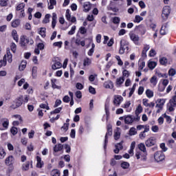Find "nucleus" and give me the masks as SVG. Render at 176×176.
<instances>
[{
  "label": "nucleus",
  "mask_w": 176,
  "mask_h": 176,
  "mask_svg": "<svg viewBox=\"0 0 176 176\" xmlns=\"http://www.w3.org/2000/svg\"><path fill=\"white\" fill-rule=\"evenodd\" d=\"M138 148L141 151H136L135 157L138 160L141 159L143 162H146V156H148V153L146 152V147L144 143H140L138 144Z\"/></svg>",
  "instance_id": "nucleus-1"
},
{
  "label": "nucleus",
  "mask_w": 176,
  "mask_h": 176,
  "mask_svg": "<svg viewBox=\"0 0 176 176\" xmlns=\"http://www.w3.org/2000/svg\"><path fill=\"white\" fill-rule=\"evenodd\" d=\"M29 100V96H25V98H23V95H21L14 100V104H12L11 108L12 109H17V108H20V107L23 105V103L26 104L28 102Z\"/></svg>",
  "instance_id": "nucleus-2"
},
{
  "label": "nucleus",
  "mask_w": 176,
  "mask_h": 176,
  "mask_svg": "<svg viewBox=\"0 0 176 176\" xmlns=\"http://www.w3.org/2000/svg\"><path fill=\"white\" fill-rule=\"evenodd\" d=\"M19 45L22 49L27 50V46H28V45H34V40L28 38L25 35H22L20 37Z\"/></svg>",
  "instance_id": "nucleus-3"
},
{
  "label": "nucleus",
  "mask_w": 176,
  "mask_h": 176,
  "mask_svg": "<svg viewBox=\"0 0 176 176\" xmlns=\"http://www.w3.org/2000/svg\"><path fill=\"white\" fill-rule=\"evenodd\" d=\"M176 107V91H175V96H173L171 99H170L168 103L166 105L167 110L169 112L174 111V108Z\"/></svg>",
  "instance_id": "nucleus-4"
},
{
  "label": "nucleus",
  "mask_w": 176,
  "mask_h": 176,
  "mask_svg": "<svg viewBox=\"0 0 176 176\" xmlns=\"http://www.w3.org/2000/svg\"><path fill=\"white\" fill-rule=\"evenodd\" d=\"M130 47H129V43H127L125 40L120 41V47L119 50L120 54H124V52L129 53Z\"/></svg>",
  "instance_id": "nucleus-5"
},
{
  "label": "nucleus",
  "mask_w": 176,
  "mask_h": 176,
  "mask_svg": "<svg viewBox=\"0 0 176 176\" xmlns=\"http://www.w3.org/2000/svg\"><path fill=\"white\" fill-rule=\"evenodd\" d=\"M171 13V8L168 6H165L162 9V17L163 20H167Z\"/></svg>",
  "instance_id": "nucleus-6"
},
{
  "label": "nucleus",
  "mask_w": 176,
  "mask_h": 176,
  "mask_svg": "<svg viewBox=\"0 0 176 176\" xmlns=\"http://www.w3.org/2000/svg\"><path fill=\"white\" fill-rule=\"evenodd\" d=\"M140 120H136L135 119V116H131V115H128V116H124V123L125 124H133L134 122H138Z\"/></svg>",
  "instance_id": "nucleus-7"
},
{
  "label": "nucleus",
  "mask_w": 176,
  "mask_h": 176,
  "mask_svg": "<svg viewBox=\"0 0 176 176\" xmlns=\"http://www.w3.org/2000/svg\"><path fill=\"white\" fill-rule=\"evenodd\" d=\"M129 38L131 39V41H132V42H133V43H135V45H136L137 46H138V45H140V36H138V34L131 32L129 33Z\"/></svg>",
  "instance_id": "nucleus-8"
},
{
  "label": "nucleus",
  "mask_w": 176,
  "mask_h": 176,
  "mask_svg": "<svg viewBox=\"0 0 176 176\" xmlns=\"http://www.w3.org/2000/svg\"><path fill=\"white\" fill-rule=\"evenodd\" d=\"M154 159L157 163H159V162H163V160L166 159V155H164V153L162 151H157L154 154Z\"/></svg>",
  "instance_id": "nucleus-9"
},
{
  "label": "nucleus",
  "mask_w": 176,
  "mask_h": 176,
  "mask_svg": "<svg viewBox=\"0 0 176 176\" xmlns=\"http://www.w3.org/2000/svg\"><path fill=\"white\" fill-rule=\"evenodd\" d=\"M143 111L142 106L141 104H138V106L136 108V110L135 111V116L136 120H140L141 116H140V113H142Z\"/></svg>",
  "instance_id": "nucleus-10"
},
{
  "label": "nucleus",
  "mask_w": 176,
  "mask_h": 176,
  "mask_svg": "<svg viewBox=\"0 0 176 176\" xmlns=\"http://www.w3.org/2000/svg\"><path fill=\"white\" fill-rule=\"evenodd\" d=\"M30 166L31 168H33L32 166V161H27L25 163L22 164V170L23 171H28L30 170Z\"/></svg>",
  "instance_id": "nucleus-11"
},
{
  "label": "nucleus",
  "mask_w": 176,
  "mask_h": 176,
  "mask_svg": "<svg viewBox=\"0 0 176 176\" xmlns=\"http://www.w3.org/2000/svg\"><path fill=\"white\" fill-rule=\"evenodd\" d=\"M145 144L148 148L153 146L156 144V139L154 137H151L146 141Z\"/></svg>",
  "instance_id": "nucleus-12"
},
{
  "label": "nucleus",
  "mask_w": 176,
  "mask_h": 176,
  "mask_svg": "<svg viewBox=\"0 0 176 176\" xmlns=\"http://www.w3.org/2000/svg\"><path fill=\"white\" fill-rule=\"evenodd\" d=\"M122 101H123V97H122V96H114L113 104L116 105V107H119Z\"/></svg>",
  "instance_id": "nucleus-13"
},
{
  "label": "nucleus",
  "mask_w": 176,
  "mask_h": 176,
  "mask_svg": "<svg viewBox=\"0 0 176 176\" xmlns=\"http://www.w3.org/2000/svg\"><path fill=\"white\" fill-rule=\"evenodd\" d=\"M53 149L55 153H57V152H62V153H64V146L61 144H56Z\"/></svg>",
  "instance_id": "nucleus-14"
},
{
  "label": "nucleus",
  "mask_w": 176,
  "mask_h": 176,
  "mask_svg": "<svg viewBox=\"0 0 176 176\" xmlns=\"http://www.w3.org/2000/svg\"><path fill=\"white\" fill-rule=\"evenodd\" d=\"M14 162V157L13 155H10L5 160V164L6 166H12Z\"/></svg>",
  "instance_id": "nucleus-15"
},
{
  "label": "nucleus",
  "mask_w": 176,
  "mask_h": 176,
  "mask_svg": "<svg viewBox=\"0 0 176 176\" xmlns=\"http://www.w3.org/2000/svg\"><path fill=\"white\" fill-rule=\"evenodd\" d=\"M111 21H112L113 24H115L118 27L119 25V24H120V18L118 16H114L111 19ZM117 27L114 28V27L111 26V28H112V30H113L115 31V30H116Z\"/></svg>",
  "instance_id": "nucleus-16"
},
{
  "label": "nucleus",
  "mask_w": 176,
  "mask_h": 176,
  "mask_svg": "<svg viewBox=\"0 0 176 176\" xmlns=\"http://www.w3.org/2000/svg\"><path fill=\"white\" fill-rule=\"evenodd\" d=\"M159 63L160 65H163L164 67H167L168 59L164 56L160 57Z\"/></svg>",
  "instance_id": "nucleus-17"
},
{
  "label": "nucleus",
  "mask_w": 176,
  "mask_h": 176,
  "mask_svg": "<svg viewBox=\"0 0 176 176\" xmlns=\"http://www.w3.org/2000/svg\"><path fill=\"white\" fill-rule=\"evenodd\" d=\"M36 161H37V163H36V166L37 167V168H42V167H43V166L45 164L43 161H42V158L40 156L37 155Z\"/></svg>",
  "instance_id": "nucleus-18"
},
{
  "label": "nucleus",
  "mask_w": 176,
  "mask_h": 176,
  "mask_svg": "<svg viewBox=\"0 0 176 176\" xmlns=\"http://www.w3.org/2000/svg\"><path fill=\"white\" fill-rule=\"evenodd\" d=\"M57 24V14L56 12L52 13V28L54 30L56 25Z\"/></svg>",
  "instance_id": "nucleus-19"
},
{
  "label": "nucleus",
  "mask_w": 176,
  "mask_h": 176,
  "mask_svg": "<svg viewBox=\"0 0 176 176\" xmlns=\"http://www.w3.org/2000/svg\"><path fill=\"white\" fill-rule=\"evenodd\" d=\"M136 28H138V31H139L141 35H145V34H146V28H145V26L143 25H140L136 26Z\"/></svg>",
  "instance_id": "nucleus-20"
},
{
  "label": "nucleus",
  "mask_w": 176,
  "mask_h": 176,
  "mask_svg": "<svg viewBox=\"0 0 176 176\" xmlns=\"http://www.w3.org/2000/svg\"><path fill=\"white\" fill-rule=\"evenodd\" d=\"M157 104H156V107L159 108L160 109H163V107L164 104H166V100L165 99H158L157 100Z\"/></svg>",
  "instance_id": "nucleus-21"
},
{
  "label": "nucleus",
  "mask_w": 176,
  "mask_h": 176,
  "mask_svg": "<svg viewBox=\"0 0 176 176\" xmlns=\"http://www.w3.org/2000/svg\"><path fill=\"white\" fill-rule=\"evenodd\" d=\"M1 122H3V130H8L9 127V119L1 118Z\"/></svg>",
  "instance_id": "nucleus-22"
},
{
  "label": "nucleus",
  "mask_w": 176,
  "mask_h": 176,
  "mask_svg": "<svg viewBox=\"0 0 176 176\" xmlns=\"http://www.w3.org/2000/svg\"><path fill=\"white\" fill-rule=\"evenodd\" d=\"M63 67V65L60 61L55 60L54 63L52 65V68L54 70L59 69V68H61Z\"/></svg>",
  "instance_id": "nucleus-23"
},
{
  "label": "nucleus",
  "mask_w": 176,
  "mask_h": 176,
  "mask_svg": "<svg viewBox=\"0 0 176 176\" xmlns=\"http://www.w3.org/2000/svg\"><path fill=\"white\" fill-rule=\"evenodd\" d=\"M21 23L20 19H14L11 22V27H12V28H17Z\"/></svg>",
  "instance_id": "nucleus-24"
},
{
  "label": "nucleus",
  "mask_w": 176,
  "mask_h": 176,
  "mask_svg": "<svg viewBox=\"0 0 176 176\" xmlns=\"http://www.w3.org/2000/svg\"><path fill=\"white\" fill-rule=\"evenodd\" d=\"M166 28H167V23L162 25L161 30L160 31V35H166L167 34V30H166Z\"/></svg>",
  "instance_id": "nucleus-25"
},
{
  "label": "nucleus",
  "mask_w": 176,
  "mask_h": 176,
  "mask_svg": "<svg viewBox=\"0 0 176 176\" xmlns=\"http://www.w3.org/2000/svg\"><path fill=\"white\" fill-rule=\"evenodd\" d=\"M120 149H123V144L122 142L118 143V145H116V148L113 150L114 153H119Z\"/></svg>",
  "instance_id": "nucleus-26"
},
{
  "label": "nucleus",
  "mask_w": 176,
  "mask_h": 176,
  "mask_svg": "<svg viewBox=\"0 0 176 176\" xmlns=\"http://www.w3.org/2000/svg\"><path fill=\"white\" fill-rule=\"evenodd\" d=\"M107 132L106 133L105 137H111L112 135V125L109 124L107 126Z\"/></svg>",
  "instance_id": "nucleus-27"
},
{
  "label": "nucleus",
  "mask_w": 176,
  "mask_h": 176,
  "mask_svg": "<svg viewBox=\"0 0 176 176\" xmlns=\"http://www.w3.org/2000/svg\"><path fill=\"white\" fill-rule=\"evenodd\" d=\"M12 36L15 42H19V34H17V31L16 30H12Z\"/></svg>",
  "instance_id": "nucleus-28"
},
{
  "label": "nucleus",
  "mask_w": 176,
  "mask_h": 176,
  "mask_svg": "<svg viewBox=\"0 0 176 176\" xmlns=\"http://www.w3.org/2000/svg\"><path fill=\"white\" fill-rule=\"evenodd\" d=\"M37 74H38V67L36 66H34L32 70V76L33 79H35L36 78Z\"/></svg>",
  "instance_id": "nucleus-29"
},
{
  "label": "nucleus",
  "mask_w": 176,
  "mask_h": 176,
  "mask_svg": "<svg viewBox=\"0 0 176 176\" xmlns=\"http://www.w3.org/2000/svg\"><path fill=\"white\" fill-rule=\"evenodd\" d=\"M138 69L139 71H142L144 68L145 67V61L144 60H139L138 62Z\"/></svg>",
  "instance_id": "nucleus-30"
},
{
  "label": "nucleus",
  "mask_w": 176,
  "mask_h": 176,
  "mask_svg": "<svg viewBox=\"0 0 176 176\" xmlns=\"http://www.w3.org/2000/svg\"><path fill=\"white\" fill-rule=\"evenodd\" d=\"M24 8H25V4H24V3H21L16 6V10L17 12H21L22 10H24Z\"/></svg>",
  "instance_id": "nucleus-31"
},
{
  "label": "nucleus",
  "mask_w": 176,
  "mask_h": 176,
  "mask_svg": "<svg viewBox=\"0 0 176 176\" xmlns=\"http://www.w3.org/2000/svg\"><path fill=\"white\" fill-rule=\"evenodd\" d=\"M61 173L58 169H54L51 171V176H60Z\"/></svg>",
  "instance_id": "nucleus-32"
},
{
  "label": "nucleus",
  "mask_w": 176,
  "mask_h": 176,
  "mask_svg": "<svg viewBox=\"0 0 176 176\" xmlns=\"http://www.w3.org/2000/svg\"><path fill=\"white\" fill-rule=\"evenodd\" d=\"M156 65H157V63H156L155 61H151L148 64V67L150 69H155Z\"/></svg>",
  "instance_id": "nucleus-33"
},
{
  "label": "nucleus",
  "mask_w": 176,
  "mask_h": 176,
  "mask_svg": "<svg viewBox=\"0 0 176 176\" xmlns=\"http://www.w3.org/2000/svg\"><path fill=\"white\" fill-rule=\"evenodd\" d=\"M5 156H6V151L2 147H0V159H5Z\"/></svg>",
  "instance_id": "nucleus-34"
},
{
  "label": "nucleus",
  "mask_w": 176,
  "mask_h": 176,
  "mask_svg": "<svg viewBox=\"0 0 176 176\" xmlns=\"http://www.w3.org/2000/svg\"><path fill=\"white\" fill-rule=\"evenodd\" d=\"M150 82L153 85V86H156V85H157V77H156V76L151 77Z\"/></svg>",
  "instance_id": "nucleus-35"
},
{
  "label": "nucleus",
  "mask_w": 176,
  "mask_h": 176,
  "mask_svg": "<svg viewBox=\"0 0 176 176\" xmlns=\"http://www.w3.org/2000/svg\"><path fill=\"white\" fill-rule=\"evenodd\" d=\"M144 20V18L140 15H135V19L133 20L134 23H141Z\"/></svg>",
  "instance_id": "nucleus-36"
},
{
  "label": "nucleus",
  "mask_w": 176,
  "mask_h": 176,
  "mask_svg": "<svg viewBox=\"0 0 176 176\" xmlns=\"http://www.w3.org/2000/svg\"><path fill=\"white\" fill-rule=\"evenodd\" d=\"M90 64H91V60H90L89 58H85L83 62L84 67H87L90 65Z\"/></svg>",
  "instance_id": "nucleus-37"
},
{
  "label": "nucleus",
  "mask_w": 176,
  "mask_h": 176,
  "mask_svg": "<svg viewBox=\"0 0 176 176\" xmlns=\"http://www.w3.org/2000/svg\"><path fill=\"white\" fill-rule=\"evenodd\" d=\"M121 167L124 170H126L129 168V167H130V164L127 162H123L122 163H121Z\"/></svg>",
  "instance_id": "nucleus-38"
},
{
  "label": "nucleus",
  "mask_w": 176,
  "mask_h": 176,
  "mask_svg": "<svg viewBox=\"0 0 176 176\" xmlns=\"http://www.w3.org/2000/svg\"><path fill=\"white\" fill-rule=\"evenodd\" d=\"M50 14H45V18L43 21V23H44V24H47V23L50 22Z\"/></svg>",
  "instance_id": "nucleus-39"
},
{
  "label": "nucleus",
  "mask_w": 176,
  "mask_h": 176,
  "mask_svg": "<svg viewBox=\"0 0 176 176\" xmlns=\"http://www.w3.org/2000/svg\"><path fill=\"white\" fill-rule=\"evenodd\" d=\"M129 135H135V134H137V129H135V127H131L129 129Z\"/></svg>",
  "instance_id": "nucleus-40"
},
{
  "label": "nucleus",
  "mask_w": 176,
  "mask_h": 176,
  "mask_svg": "<svg viewBox=\"0 0 176 176\" xmlns=\"http://www.w3.org/2000/svg\"><path fill=\"white\" fill-rule=\"evenodd\" d=\"M124 82V77H120L116 80V85H118L119 86H120L121 85H123Z\"/></svg>",
  "instance_id": "nucleus-41"
},
{
  "label": "nucleus",
  "mask_w": 176,
  "mask_h": 176,
  "mask_svg": "<svg viewBox=\"0 0 176 176\" xmlns=\"http://www.w3.org/2000/svg\"><path fill=\"white\" fill-rule=\"evenodd\" d=\"M39 34L43 37L45 38L46 36V29L45 28H41L39 31Z\"/></svg>",
  "instance_id": "nucleus-42"
},
{
  "label": "nucleus",
  "mask_w": 176,
  "mask_h": 176,
  "mask_svg": "<svg viewBox=\"0 0 176 176\" xmlns=\"http://www.w3.org/2000/svg\"><path fill=\"white\" fill-rule=\"evenodd\" d=\"M6 60L10 63L13 61L12 55L10 52H7Z\"/></svg>",
  "instance_id": "nucleus-43"
},
{
  "label": "nucleus",
  "mask_w": 176,
  "mask_h": 176,
  "mask_svg": "<svg viewBox=\"0 0 176 176\" xmlns=\"http://www.w3.org/2000/svg\"><path fill=\"white\" fill-rule=\"evenodd\" d=\"M62 110H63V107L56 108L54 111L50 112V115H54L56 113H60V112H61Z\"/></svg>",
  "instance_id": "nucleus-44"
},
{
  "label": "nucleus",
  "mask_w": 176,
  "mask_h": 176,
  "mask_svg": "<svg viewBox=\"0 0 176 176\" xmlns=\"http://www.w3.org/2000/svg\"><path fill=\"white\" fill-rule=\"evenodd\" d=\"M39 107L42 109H47V111H49V109H50V107H49V104H47V102H46V104L41 103L39 105Z\"/></svg>",
  "instance_id": "nucleus-45"
},
{
  "label": "nucleus",
  "mask_w": 176,
  "mask_h": 176,
  "mask_svg": "<svg viewBox=\"0 0 176 176\" xmlns=\"http://www.w3.org/2000/svg\"><path fill=\"white\" fill-rule=\"evenodd\" d=\"M146 95L148 98H152L153 97V91H151V89H146Z\"/></svg>",
  "instance_id": "nucleus-46"
},
{
  "label": "nucleus",
  "mask_w": 176,
  "mask_h": 176,
  "mask_svg": "<svg viewBox=\"0 0 176 176\" xmlns=\"http://www.w3.org/2000/svg\"><path fill=\"white\" fill-rule=\"evenodd\" d=\"M6 55H4L3 58V60H0V68H2V67H5L6 65Z\"/></svg>",
  "instance_id": "nucleus-47"
},
{
  "label": "nucleus",
  "mask_w": 176,
  "mask_h": 176,
  "mask_svg": "<svg viewBox=\"0 0 176 176\" xmlns=\"http://www.w3.org/2000/svg\"><path fill=\"white\" fill-rule=\"evenodd\" d=\"M53 46L55 47H58L59 49H61L63 47V41H58L53 43Z\"/></svg>",
  "instance_id": "nucleus-48"
},
{
  "label": "nucleus",
  "mask_w": 176,
  "mask_h": 176,
  "mask_svg": "<svg viewBox=\"0 0 176 176\" xmlns=\"http://www.w3.org/2000/svg\"><path fill=\"white\" fill-rule=\"evenodd\" d=\"M90 9H91L90 4L87 3H84V12H89Z\"/></svg>",
  "instance_id": "nucleus-49"
},
{
  "label": "nucleus",
  "mask_w": 176,
  "mask_h": 176,
  "mask_svg": "<svg viewBox=\"0 0 176 176\" xmlns=\"http://www.w3.org/2000/svg\"><path fill=\"white\" fill-rule=\"evenodd\" d=\"M175 142V141L174 140H173V139L169 140L168 141V142H167V145H168V146L169 148H173V146H174Z\"/></svg>",
  "instance_id": "nucleus-50"
},
{
  "label": "nucleus",
  "mask_w": 176,
  "mask_h": 176,
  "mask_svg": "<svg viewBox=\"0 0 176 176\" xmlns=\"http://www.w3.org/2000/svg\"><path fill=\"white\" fill-rule=\"evenodd\" d=\"M69 127V123H64L63 126H61V130H63L65 132L68 131V129Z\"/></svg>",
  "instance_id": "nucleus-51"
},
{
  "label": "nucleus",
  "mask_w": 176,
  "mask_h": 176,
  "mask_svg": "<svg viewBox=\"0 0 176 176\" xmlns=\"http://www.w3.org/2000/svg\"><path fill=\"white\" fill-rule=\"evenodd\" d=\"M10 49L13 53H16V50H17V45L14 43H12L10 45Z\"/></svg>",
  "instance_id": "nucleus-52"
},
{
  "label": "nucleus",
  "mask_w": 176,
  "mask_h": 176,
  "mask_svg": "<svg viewBox=\"0 0 176 176\" xmlns=\"http://www.w3.org/2000/svg\"><path fill=\"white\" fill-rule=\"evenodd\" d=\"M10 133H11V134H12V135H16V134H17V133H18L17 127L12 126L10 129Z\"/></svg>",
  "instance_id": "nucleus-53"
},
{
  "label": "nucleus",
  "mask_w": 176,
  "mask_h": 176,
  "mask_svg": "<svg viewBox=\"0 0 176 176\" xmlns=\"http://www.w3.org/2000/svg\"><path fill=\"white\" fill-rule=\"evenodd\" d=\"M65 17H66V19L67 20V21H69L71 20V12H70L69 9H67L66 10Z\"/></svg>",
  "instance_id": "nucleus-54"
},
{
  "label": "nucleus",
  "mask_w": 176,
  "mask_h": 176,
  "mask_svg": "<svg viewBox=\"0 0 176 176\" xmlns=\"http://www.w3.org/2000/svg\"><path fill=\"white\" fill-rule=\"evenodd\" d=\"M76 30V26L73 25L71 30L68 32V35H74V34H75Z\"/></svg>",
  "instance_id": "nucleus-55"
},
{
  "label": "nucleus",
  "mask_w": 176,
  "mask_h": 176,
  "mask_svg": "<svg viewBox=\"0 0 176 176\" xmlns=\"http://www.w3.org/2000/svg\"><path fill=\"white\" fill-rule=\"evenodd\" d=\"M56 81H57V80H56V79L51 80L52 89H58V86H57V85H56Z\"/></svg>",
  "instance_id": "nucleus-56"
},
{
  "label": "nucleus",
  "mask_w": 176,
  "mask_h": 176,
  "mask_svg": "<svg viewBox=\"0 0 176 176\" xmlns=\"http://www.w3.org/2000/svg\"><path fill=\"white\" fill-rule=\"evenodd\" d=\"M9 0H0V6L5 7L8 6V2Z\"/></svg>",
  "instance_id": "nucleus-57"
},
{
  "label": "nucleus",
  "mask_w": 176,
  "mask_h": 176,
  "mask_svg": "<svg viewBox=\"0 0 176 176\" xmlns=\"http://www.w3.org/2000/svg\"><path fill=\"white\" fill-rule=\"evenodd\" d=\"M89 92L91 94H96L97 91H96V89L94 87H93L92 86H89Z\"/></svg>",
  "instance_id": "nucleus-58"
},
{
  "label": "nucleus",
  "mask_w": 176,
  "mask_h": 176,
  "mask_svg": "<svg viewBox=\"0 0 176 176\" xmlns=\"http://www.w3.org/2000/svg\"><path fill=\"white\" fill-rule=\"evenodd\" d=\"M144 87H139L138 89V96H142V94H144Z\"/></svg>",
  "instance_id": "nucleus-59"
},
{
  "label": "nucleus",
  "mask_w": 176,
  "mask_h": 176,
  "mask_svg": "<svg viewBox=\"0 0 176 176\" xmlns=\"http://www.w3.org/2000/svg\"><path fill=\"white\" fill-rule=\"evenodd\" d=\"M129 76H130V73H129V71H127V69H124L122 71V77L129 78Z\"/></svg>",
  "instance_id": "nucleus-60"
},
{
  "label": "nucleus",
  "mask_w": 176,
  "mask_h": 176,
  "mask_svg": "<svg viewBox=\"0 0 176 176\" xmlns=\"http://www.w3.org/2000/svg\"><path fill=\"white\" fill-rule=\"evenodd\" d=\"M175 74H176L175 69L171 68L168 70L169 76H174V75H175Z\"/></svg>",
  "instance_id": "nucleus-61"
},
{
  "label": "nucleus",
  "mask_w": 176,
  "mask_h": 176,
  "mask_svg": "<svg viewBox=\"0 0 176 176\" xmlns=\"http://www.w3.org/2000/svg\"><path fill=\"white\" fill-rule=\"evenodd\" d=\"M164 118L166 120V123L170 124V123H171L172 122L171 117L170 116H167L166 114H164Z\"/></svg>",
  "instance_id": "nucleus-62"
},
{
  "label": "nucleus",
  "mask_w": 176,
  "mask_h": 176,
  "mask_svg": "<svg viewBox=\"0 0 176 176\" xmlns=\"http://www.w3.org/2000/svg\"><path fill=\"white\" fill-rule=\"evenodd\" d=\"M63 102H66V103L69 102V101H70L69 96H68V95L65 96L63 98Z\"/></svg>",
  "instance_id": "nucleus-63"
},
{
  "label": "nucleus",
  "mask_w": 176,
  "mask_h": 176,
  "mask_svg": "<svg viewBox=\"0 0 176 176\" xmlns=\"http://www.w3.org/2000/svg\"><path fill=\"white\" fill-rule=\"evenodd\" d=\"M119 138H120V132H115L114 133V140H116V141H118V140H119Z\"/></svg>",
  "instance_id": "nucleus-64"
}]
</instances>
